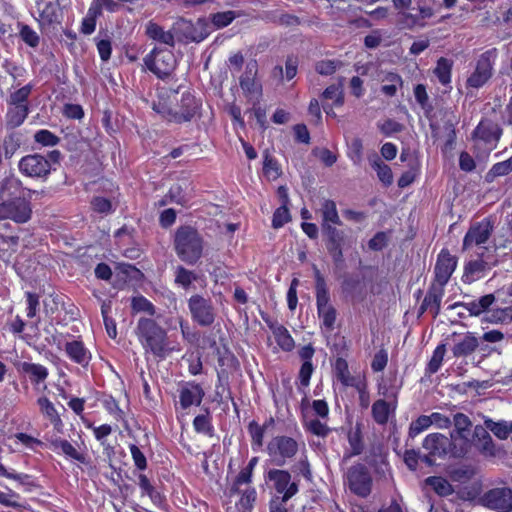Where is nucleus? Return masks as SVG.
<instances>
[{
	"label": "nucleus",
	"instance_id": "obj_1",
	"mask_svg": "<svg viewBox=\"0 0 512 512\" xmlns=\"http://www.w3.org/2000/svg\"><path fill=\"white\" fill-rule=\"evenodd\" d=\"M0 220H12L15 223H26L32 215L30 202L22 196V187L15 178L3 180L0 188Z\"/></svg>",
	"mask_w": 512,
	"mask_h": 512
},
{
	"label": "nucleus",
	"instance_id": "obj_2",
	"mask_svg": "<svg viewBox=\"0 0 512 512\" xmlns=\"http://www.w3.org/2000/svg\"><path fill=\"white\" fill-rule=\"evenodd\" d=\"M174 246L177 256L183 262L194 265L203 255L204 240L194 227L181 226L175 232Z\"/></svg>",
	"mask_w": 512,
	"mask_h": 512
},
{
	"label": "nucleus",
	"instance_id": "obj_3",
	"mask_svg": "<svg viewBox=\"0 0 512 512\" xmlns=\"http://www.w3.org/2000/svg\"><path fill=\"white\" fill-rule=\"evenodd\" d=\"M136 334L146 352L157 357L166 356L168 352L166 331L153 319H139Z\"/></svg>",
	"mask_w": 512,
	"mask_h": 512
},
{
	"label": "nucleus",
	"instance_id": "obj_4",
	"mask_svg": "<svg viewBox=\"0 0 512 512\" xmlns=\"http://www.w3.org/2000/svg\"><path fill=\"white\" fill-rule=\"evenodd\" d=\"M501 135L502 129L496 122L483 119L472 134L474 147L480 153L489 154L497 147Z\"/></svg>",
	"mask_w": 512,
	"mask_h": 512
},
{
	"label": "nucleus",
	"instance_id": "obj_5",
	"mask_svg": "<svg viewBox=\"0 0 512 512\" xmlns=\"http://www.w3.org/2000/svg\"><path fill=\"white\" fill-rule=\"evenodd\" d=\"M393 6L399 10L398 17L400 24L407 29L423 28L426 20L434 15V11L429 6L418 5L417 13L410 11L412 0H392Z\"/></svg>",
	"mask_w": 512,
	"mask_h": 512
},
{
	"label": "nucleus",
	"instance_id": "obj_6",
	"mask_svg": "<svg viewBox=\"0 0 512 512\" xmlns=\"http://www.w3.org/2000/svg\"><path fill=\"white\" fill-rule=\"evenodd\" d=\"M266 482L275 491L276 498L287 502L299 491L298 482L292 480L287 470L271 469L265 475Z\"/></svg>",
	"mask_w": 512,
	"mask_h": 512
},
{
	"label": "nucleus",
	"instance_id": "obj_7",
	"mask_svg": "<svg viewBox=\"0 0 512 512\" xmlns=\"http://www.w3.org/2000/svg\"><path fill=\"white\" fill-rule=\"evenodd\" d=\"M144 64L158 78L165 79L176 68V59L172 51L154 48L145 56Z\"/></svg>",
	"mask_w": 512,
	"mask_h": 512
},
{
	"label": "nucleus",
	"instance_id": "obj_8",
	"mask_svg": "<svg viewBox=\"0 0 512 512\" xmlns=\"http://www.w3.org/2000/svg\"><path fill=\"white\" fill-rule=\"evenodd\" d=\"M299 450L298 442L288 436H275L267 445V453L272 462L282 466L288 459H292Z\"/></svg>",
	"mask_w": 512,
	"mask_h": 512
},
{
	"label": "nucleus",
	"instance_id": "obj_9",
	"mask_svg": "<svg viewBox=\"0 0 512 512\" xmlns=\"http://www.w3.org/2000/svg\"><path fill=\"white\" fill-rule=\"evenodd\" d=\"M188 308L194 322L203 327H208L215 320V310L209 298L201 295H192L188 300Z\"/></svg>",
	"mask_w": 512,
	"mask_h": 512
},
{
	"label": "nucleus",
	"instance_id": "obj_10",
	"mask_svg": "<svg viewBox=\"0 0 512 512\" xmlns=\"http://www.w3.org/2000/svg\"><path fill=\"white\" fill-rule=\"evenodd\" d=\"M346 483L356 495L366 497L371 492L372 480L366 467L358 464L350 467L346 473Z\"/></svg>",
	"mask_w": 512,
	"mask_h": 512
},
{
	"label": "nucleus",
	"instance_id": "obj_11",
	"mask_svg": "<svg viewBox=\"0 0 512 512\" xmlns=\"http://www.w3.org/2000/svg\"><path fill=\"white\" fill-rule=\"evenodd\" d=\"M19 170L29 177H46L51 171V163L48 158L39 155H27L19 162Z\"/></svg>",
	"mask_w": 512,
	"mask_h": 512
},
{
	"label": "nucleus",
	"instance_id": "obj_12",
	"mask_svg": "<svg viewBox=\"0 0 512 512\" xmlns=\"http://www.w3.org/2000/svg\"><path fill=\"white\" fill-rule=\"evenodd\" d=\"M482 502L490 509L510 512L512 510V490L507 487L491 489L484 494Z\"/></svg>",
	"mask_w": 512,
	"mask_h": 512
},
{
	"label": "nucleus",
	"instance_id": "obj_13",
	"mask_svg": "<svg viewBox=\"0 0 512 512\" xmlns=\"http://www.w3.org/2000/svg\"><path fill=\"white\" fill-rule=\"evenodd\" d=\"M457 267V258L450 254L446 249L441 250L438 255L434 273L435 281L441 287H444Z\"/></svg>",
	"mask_w": 512,
	"mask_h": 512
},
{
	"label": "nucleus",
	"instance_id": "obj_14",
	"mask_svg": "<svg viewBox=\"0 0 512 512\" xmlns=\"http://www.w3.org/2000/svg\"><path fill=\"white\" fill-rule=\"evenodd\" d=\"M493 232V224L489 219H483L473 224L463 239V248L481 245L487 242Z\"/></svg>",
	"mask_w": 512,
	"mask_h": 512
},
{
	"label": "nucleus",
	"instance_id": "obj_15",
	"mask_svg": "<svg viewBox=\"0 0 512 512\" xmlns=\"http://www.w3.org/2000/svg\"><path fill=\"white\" fill-rule=\"evenodd\" d=\"M258 73V64L256 60H251L246 64L245 71L240 77V87L247 96L257 98L262 94V85L256 79Z\"/></svg>",
	"mask_w": 512,
	"mask_h": 512
},
{
	"label": "nucleus",
	"instance_id": "obj_16",
	"mask_svg": "<svg viewBox=\"0 0 512 512\" xmlns=\"http://www.w3.org/2000/svg\"><path fill=\"white\" fill-rule=\"evenodd\" d=\"M492 76V63L489 53H484L477 61L474 72L467 79V86L478 89L482 87Z\"/></svg>",
	"mask_w": 512,
	"mask_h": 512
},
{
	"label": "nucleus",
	"instance_id": "obj_17",
	"mask_svg": "<svg viewBox=\"0 0 512 512\" xmlns=\"http://www.w3.org/2000/svg\"><path fill=\"white\" fill-rule=\"evenodd\" d=\"M175 99V94L167 89L157 90V100L152 103V109L159 114L164 120L176 123L175 110L172 109L171 104Z\"/></svg>",
	"mask_w": 512,
	"mask_h": 512
},
{
	"label": "nucleus",
	"instance_id": "obj_18",
	"mask_svg": "<svg viewBox=\"0 0 512 512\" xmlns=\"http://www.w3.org/2000/svg\"><path fill=\"white\" fill-rule=\"evenodd\" d=\"M204 397V391L199 384L188 382L179 390L180 407L184 410L195 405L199 406Z\"/></svg>",
	"mask_w": 512,
	"mask_h": 512
},
{
	"label": "nucleus",
	"instance_id": "obj_19",
	"mask_svg": "<svg viewBox=\"0 0 512 512\" xmlns=\"http://www.w3.org/2000/svg\"><path fill=\"white\" fill-rule=\"evenodd\" d=\"M495 265L489 264L483 259H475L467 262L464 266L462 281L466 284H471L482 279L486 273Z\"/></svg>",
	"mask_w": 512,
	"mask_h": 512
},
{
	"label": "nucleus",
	"instance_id": "obj_20",
	"mask_svg": "<svg viewBox=\"0 0 512 512\" xmlns=\"http://www.w3.org/2000/svg\"><path fill=\"white\" fill-rule=\"evenodd\" d=\"M473 446V433L451 432L449 438V453L454 457H463Z\"/></svg>",
	"mask_w": 512,
	"mask_h": 512
},
{
	"label": "nucleus",
	"instance_id": "obj_21",
	"mask_svg": "<svg viewBox=\"0 0 512 512\" xmlns=\"http://www.w3.org/2000/svg\"><path fill=\"white\" fill-rule=\"evenodd\" d=\"M473 445L485 456L493 457L497 453V449L493 440L486 430L481 425H476L473 430Z\"/></svg>",
	"mask_w": 512,
	"mask_h": 512
},
{
	"label": "nucleus",
	"instance_id": "obj_22",
	"mask_svg": "<svg viewBox=\"0 0 512 512\" xmlns=\"http://www.w3.org/2000/svg\"><path fill=\"white\" fill-rule=\"evenodd\" d=\"M423 447L432 456H444L449 453V438L441 433H432L425 437Z\"/></svg>",
	"mask_w": 512,
	"mask_h": 512
},
{
	"label": "nucleus",
	"instance_id": "obj_23",
	"mask_svg": "<svg viewBox=\"0 0 512 512\" xmlns=\"http://www.w3.org/2000/svg\"><path fill=\"white\" fill-rule=\"evenodd\" d=\"M269 327L278 346L284 351H291L294 348V340L289 331L277 321L271 319H264Z\"/></svg>",
	"mask_w": 512,
	"mask_h": 512
},
{
	"label": "nucleus",
	"instance_id": "obj_24",
	"mask_svg": "<svg viewBox=\"0 0 512 512\" xmlns=\"http://www.w3.org/2000/svg\"><path fill=\"white\" fill-rule=\"evenodd\" d=\"M65 351L72 361L82 366H86L91 359L89 350L79 340L67 342L65 344Z\"/></svg>",
	"mask_w": 512,
	"mask_h": 512
},
{
	"label": "nucleus",
	"instance_id": "obj_25",
	"mask_svg": "<svg viewBox=\"0 0 512 512\" xmlns=\"http://www.w3.org/2000/svg\"><path fill=\"white\" fill-rule=\"evenodd\" d=\"M478 345V339L472 333H466L455 341L452 352L455 357H465L472 354Z\"/></svg>",
	"mask_w": 512,
	"mask_h": 512
},
{
	"label": "nucleus",
	"instance_id": "obj_26",
	"mask_svg": "<svg viewBox=\"0 0 512 512\" xmlns=\"http://www.w3.org/2000/svg\"><path fill=\"white\" fill-rule=\"evenodd\" d=\"M396 410V403L387 402L383 399L376 400L372 405V417L379 425H385L390 416H393Z\"/></svg>",
	"mask_w": 512,
	"mask_h": 512
},
{
	"label": "nucleus",
	"instance_id": "obj_27",
	"mask_svg": "<svg viewBox=\"0 0 512 512\" xmlns=\"http://www.w3.org/2000/svg\"><path fill=\"white\" fill-rule=\"evenodd\" d=\"M198 109V103L193 95L184 93L181 98V109L175 111L176 123L187 122L192 119Z\"/></svg>",
	"mask_w": 512,
	"mask_h": 512
},
{
	"label": "nucleus",
	"instance_id": "obj_28",
	"mask_svg": "<svg viewBox=\"0 0 512 512\" xmlns=\"http://www.w3.org/2000/svg\"><path fill=\"white\" fill-rule=\"evenodd\" d=\"M18 369L26 374L34 385L44 383L49 375L48 369L38 363L22 362Z\"/></svg>",
	"mask_w": 512,
	"mask_h": 512
},
{
	"label": "nucleus",
	"instance_id": "obj_29",
	"mask_svg": "<svg viewBox=\"0 0 512 512\" xmlns=\"http://www.w3.org/2000/svg\"><path fill=\"white\" fill-rule=\"evenodd\" d=\"M234 495H241L239 500V505L243 512L250 510L256 500V490L251 484L241 486V489L235 490L234 483L231 485L229 490V496L232 497Z\"/></svg>",
	"mask_w": 512,
	"mask_h": 512
},
{
	"label": "nucleus",
	"instance_id": "obj_30",
	"mask_svg": "<svg viewBox=\"0 0 512 512\" xmlns=\"http://www.w3.org/2000/svg\"><path fill=\"white\" fill-rule=\"evenodd\" d=\"M52 449L57 452L76 460L80 463L86 462V457L83 453L79 452L69 441L57 438L51 441Z\"/></svg>",
	"mask_w": 512,
	"mask_h": 512
},
{
	"label": "nucleus",
	"instance_id": "obj_31",
	"mask_svg": "<svg viewBox=\"0 0 512 512\" xmlns=\"http://www.w3.org/2000/svg\"><path fill=\"white\" fill-rule=\"evenodd\" d=\"M443 288L444 287L439 286V288H433L427 293L421 305L422 312L429 310L433 314V317H436L439 314L441 301L444 295Z\"/></svg>",
	"mask_w": 512,
	"mask_h": 512
},
{
	"label": "nucleus",
	"instance_id": "obj_32",
	"mask_svg": "<svg viewBox=\"0 0 512 512\" xmlns=\"http://www.w3.org/2000/svg\"><path fill=\"white\" fill-rule=\"evenodd\" d=\"M368 160L383 185L390 186L393 183V173L391 168L385 164L377 154L369 156Z\"/></svg>",
	"mask_w": 512,
	"mask_h": 512
},
{
	"label": "nucleus",
	"instance_id": "obj_33",
	"mask_svg": "<svg viewBox=\"0 0 512 512\" xmlns=\"http://www.w3.org/2000/svg\"><path fill=\"white\" fill-rule=\"evenodd\" d=\"M314 274L316 280V304L317 311L332 306L330 304L329 292L323 276L320 271L314 267Z\"/></svg>",
	"mask_w": 512,
	"mask_h": 512
},
{
	"label": "nucleus",
	"instance_id": "obj_34",
	"mask_svg": "<svg viewBox=\"0 0 512 512\" xmlns=\"http://www.w3.org/2000/svg\"><path fill=\"white\" fill-rule=\"evenodd\" d=\"M322 215V229L326 228V225H341V220L338 215L336 204L332 200H324L320 208Z\"/></svg>",
	"mask_w": 512,
	"mask_h": 512
},
{
	"label": "nucleus",
	"instance_id": "obj_35",
	"mask_svg": "<svg viewBox=\"0 0 512 512\" xmlns=\"http://www.w3.org/2000/svg\"><path fill=\"white\" fill-rule=\"evenodd\" d=\"M495 297L493 294H487L480 297L478 300H472L470 302L462 304V306L474 316H478L486 311L494 302Z\"/></svg>",
	"mask_w": 512,
	"mask_h": 512
},
{
	"label": "nucleus",
	"instance_id": "obj_36",
	"mask_svg": "<svg viewBox=\"0 0 512 512\" xmlns=\"http://www.w3.org/2000/svg\"><path fill=\"white\" fill-rule=\"evenodd\" d=\"M274 422L273 418H270L264 425H259L256 421H251L248 425V432L251 437L252 447L255 449L263 446V439L265 430L269 425Z\"/></svg>",
	"mask_w": 512,
	"mask_h": 512
},
{
	"label": "nucleus",
	"instance_id": "obj_37",
	"mask_svg": "<svg viewBox=\"0 0 512 512\" xmlns=\"http://www.w3.org/2000/svg\"><path fill=\"white\" fill-rule=\"evenodd\" d=\"M147 35L156 41H159L163 44L174 46V36L170 31L163 30L162 27L155 23H149L146 29Z\"/></svg>",
	"mask_w": 512,
	"mask_h": 512
},
{
	"label": "nucleus",
	"instance_id": "obj_38",
	"mask_svg": "<svg viewBox=\"0 0 512 512\" xmlns=\"http://www.w3.org/2000/svg\"><path fill=\"white\" fill-rule=\"evenodd\" d=\"M37 404L41 413L47 417L55 427H58L62 424L61 418L54 404L47 397L38 398Z\"/></svg>",
	"mask_w": 512,
	"mask_h": 512
},
{
	"label": "nucleus",
	"instance_id": "obj_39",
	"mask_svg": "<svg viewBox=\"0 0 512 512\" xmlns=\"http://www.w3.org/2000/svg\"><path fill=\"white\" fill-rule=\"evenodd\" d=\"M101 14L99 4H91L86 16L82 20L81 32L85 35H90L95 31L96 19Z\"/></svg>",
	"mask_w": 512,
	"mask_h": 512
},
{
	"label": "nucleus",
	"instance_id": "obj_40",
	"mask_svg": "<svg viewBox=\"0 0 512 512\" xmlns=\"http://www.w3.org/2000/svg\"><path fill=\"white\" fill-rule=\"evenodd\" d=\"M484 425L485 426L483 427L486 428V430H490L496 437L502 440L507 439L511 432L510 425H508V423L503 420L495 422L492 419L486 417L484 419Z\"/></svg>",
	"mask_w": 512,
	"mask_h": 512
},
{
	"label": "nucleus",
	"instance_id": "obj_41",
	"mask_svg": "<svg viewBox=\"0 0 512 512\" xmlns=\"http://www.w3.org/2000/svg\"><path fill=\"white\" fill-rule=\"evenodd\" d=\"M439 496H448L453 493L454 489L449 481L443 477L431 476L425 480Z\"/></svg>",
	"mask_w": 512,
	"mask_h": 512
},
{
	"label": "nucleus",
	"instance_id": "obj_42",
	"mask_svg": "<svg viewBox=\"0 0 512 512\" xmlns=\"http://www.w3.org/2000/svg\"><path fill=\"white\" fill-rule=\"evenodd\" d=\"M28 115L27 106L11 105L7 112V124L12 128L20 126Z\"/></svg>",
	"mask_w": 512,
	"mask_h": 512
},
{
	"label": "nucleus",
	"instance_id": "obj_43",
	"mask_svg": "<svg viewBox=\"0 0 512 512\" xmlns=\"http://www.w3.org/2000/svg\"><path fill=\"white\" fill-rule=\"evenodd\" d=\"M258 463V458L253 457L250 459L249 463L246 467H244L236 477L234 481V489L239 490L241 486L251 484L252 482V474L255 466Z\"/></svg>",
	"mask_w": 512,
	"mask_h": 512
},
{
	"label": "nucleus",
	"instance_id": "obj_44",
	"mask_svg": "<svg viewBox=\"0 0 512 512\" xmlns=\"http://www.w3.org/2000/svg\"><path fill=\"white\" fill-rule=\"evenodd\" d=\"M512 171V156L502 162L494 164L485 175V180L489 183L493 182L497 177L505 176Z\"/></svg>",
	"mask_w": 512,
	"mask_h": 512
},
{
	"label": "nucleus",
	"instance_id": "obj_45",
	"mask_svg": "<svg viewBox=\"0 0 512 512\" xmlns=\"http://www.w3.org/2000/svg\"><path fill=\"white\" fill-rule=\"evenodd\" d=\"M451 70V61L442 57L437 61L434 74L437 76L441 84L448 85L451 82Z\"/></svg>",
	"mask_w": 512,
	"mask_h": 512
},
{
	"label": "nucleus",
	"instance_id": "obj_46",
	"mask_svg": "<svg viewBox=\"0 0 512 512\" xmlns=\"http://www.w3.org/2000/svg\"><path fill=\"white\" fill-rule=\"evenodd\" d=\"M0 504L15 508L19 512L26 508L24 503L21 502L20 495L12 490H8L7 492L0 491Z\"/></svg>",
	"mask_w": 512,
	"mask_h": 512
},
{
	"label": "nucleus",
	"instance_id": "obj_47",
	"mask_svg": "<svg viewBox=\"0 0 512 512\" xmlns=\"http://www.w3.org/2000/svg\"><path fill=\"white\" fill-rule=\"evenodd\" d=\"M197 275L183 266H177L175 269V283L184 289H188Z\"/></svg>",
	"mask_w": 512,
	"mask_h": 512
},
{
	"label": "nucleus",
	"instance_id": "obj_48",
	"mask_svg": "<svg viewBox=\"0 0 512 512\" xmlns=\"http://www.w3.org/2000/svg\"><path fill=\"white\" fill-rule=\"evenodd\" d=\"M59 17V5L54 2L46 3L40 12L41 20L48 24L58 23Z\"/></svg>",
	"mask_w": 512,
	"mask_h": 512
},
{
	"label": "nucleus",
	"instance_id": "obj_49",
	"mask_svg": "<svg viewBox=\"0 0 512 512\" xmlns=\"http://www.w3.org/2000/svg\"><path fill=\"white\" fill-rule=\"evenodd\" d=\"M319 319L321 320V326L325 328L328 332L334 329V324L336 321V310L333 306L320 309L317 311Z\"/></svg>",
	"mask_w": 512,
	"mask_h": 512
},
{
	"label": "nucleus",
	"instance_id": "obj_50",
	"mask_svg": "<svg viewBox=\"0 0 512 512\" xmlns=\"http://www.w3.org/2000/svg\"><path fill=\"white\" fill-rule=\"evenodd\" d=\"M445 352L446 347L444 344H440L436 347L427 367L430 374H434L440 369Z\"/></svg>",
	"mask_w": 512,
	"mask_h": 512
},
{
	"label": "nucleus",
	"instance_id": "obj_51",
	"mask_svg": "<svg viewBox=\"0 0 512 512\" xmlns=\"http://www.w3.org/2000/svg\"><path fill=\"white\" fill-rule=\"evenodd\" d=\"M454 424V429L451 432H460V433H473L472 422L469 417L463 413H457L454 415L453 420H451Z\"/></svg>",
	"mask_w": 512,
	"mask_h": 512
},
{
	"label": "nucleus",
	"instance_id": "obj_52",
	"mask_svg": "<svg viewBox=\"0 0 512 512\" xmlns=\"http://www.w3.org/2000/svg\"><path fill=\"white\" fill-rule=\"evenodd\" d=\"M348 157L356 165L360 164L363 159V144L360 138L351 140L348 146Z\"/></svg>",
	"mask_w": 512,
	"mask_h": 512
},
{
	"label": "nucleus",
	"instance_id": "obj_53",
	"mask_svg": "<svg viewBox=\"0 0 512 512\" xmlns=\"http://www.w3.org/2000/svg\"><path fill=\"white\" fill-rule=\"evenodd\" d=\"M32 91V85L28 84L11 94L9 104L27 106L26 101Z\"/></svg>",
	"mask_w": 512,
	"mask_h": 512
},
{
	"label": "nucleus",
	"instance_id": "obj_54",
	"mask_svg": "<svg viewBox=\"0 0 512 512\" xmlns=\"http://www.w3.org/2000/svg\"><path fill=\"white\" fill-rule=\"evenodd\" d=\"M430 415H421L413 421L409 428V434L415 437L431 426Z\"/></svg>",
	"mask_w": 512,
	"mask_h": 512
},
{
	"label": "nucleus",
	"instance_id": "obj_55",
	"mask_svg": "<svg viewBox=\"0 0 512 512\" xmlns=\"http://www.w3.org/2000/svg\"><path fill=\"white\" fill-rule=\"evenodd\" d=\"M323 98L326 100H332L335 106H341L344 102L341 86L330 85L324 90Z\"/></svg>",
	"mask_w": 512,
	"mask_h": 512
},
{
	"label": "nucleus",
	"instance_id": "obj_56",
	"mask_svg": "<svg viewBox=\"0 0 512 512\" xmlns=\"http://www.w3.org/2000/svg\"><path fill=\"white\" fill-rule=\"evenodd\" d=\"M132 309L136 312H147L149 315L155 314L153 304L143 296H137L132 299Z\"/></svg>",
	"mask_w": 512,
	"mask_h": 512
},
{
	"label": "nucleus",
	"instance_id": "obj_57",
	"mask_svg": "<svg viewBox=\"0 0 512 512\" xmlns=\"http://www.w3.org/2000/svg\"><path fill=\"white\" fill-rule=\"evenodd\" d=\"M193 426L198 433L212 435V425L208 415L196 416L193 421Z\"/></svg>",
	"mask_w": 512,
	"mask_h": 512
},
{
	"label": "nucleus",
	"instance_id": "obj_58",
	"mask_svg": "<svg viewBox=\"0 0 512 512\" xmlns=\"http://www.w3.org/2000/svg\"><path fill=\"white\" fill-rule=\"evenodd\" d=\"M21 39L30 47H36L39 44V35L28 25H22L20 28Z\"/></svg>",
	"mask_w": 512,
	"mask_h": 512
},
{
	"label": "nucleus",
	"instance_id": "obj_59",
	"mask_svg": "<svg viewBox=\"0 0 512 512\" xmlns=\"http://www.w3.org/2000/svg\"><path fill=\"white\" fill-rule=\"evenodd\" d=\"M34 139L37 143L44 146H55L59 142V138L49 130H39L36 132Z\"/></svg>",
	"mask_w": 512,
	"mask_h": 512
},
{
	"label": "nucleus",
	"instance_id": "obj_60",
	"mask_svg": "<svg viewBox=\"0 0 512 512\" xmlns=\"http://www.w3.org/2000/svg\"><path fill=\"white\" fill-rule=\"evenodd\" d=\"M290 220L289 210L287 205H281L276 209L273 215L272 224L274 228H280Z\"/></svg>",
	"mask_w": 512,
	"mask_h": 512
},
{
	"label": "nucleus",
	"instance_id": "obj_61",
	"mask_svg": "<svg viewBox=\"0 0 512 512\" xmlns=\"http://www.w3.org/2000/svg\"><path fill=\"white\" fill-rule=\"evenodd\" d=\"M235 12H218L212 16V22L217 28H223L229 25L235 19Z\"/></svg>",
	"mask_w": 512,
	"mask_h": 512
},
{
	"label": "nucleus",
	"instance_id": "obj_62",
	"mask_svg": "<svg viewBox=\"0 0 512 512\" xmlns=\"http://www.w3.org/2000/svg\"><path fill=\"white\" fill-rule=\"evenodd\" d=\"M336 370H337L338 379L345 386H353V378L351 377L348 367H347V363L344 360L337 361Z\"/></svg>",
	"mask_w": 512,
	"mask_h": 512
},
{
	"label": "nucleus",
	"instance_id": "obj_63",
	"mask_svg": "<svg viewBox=\"0 0 512 512\" xmlns=\"http://www.w3.org/2000/svg\"><path fill=\"white\" fill-rule=\"evenodd\" d=\"M138 485L144 494H147L153 502L159 498L158 493L155 491L153 485L150 483L146 475L140 474L138 477Z\"/></svg>",
	"mask_w": 512,
	"mask_h": 512
},
{
	"label": "nucleus",
	"instance_id": "obj_64",
	"mask_svg": "<svg viewBox=\"0 0 512 512\" xmlns=\"http://www.w3.org/2000/svg\"><path fill=\"white\" fill-rule=\"evenodd\" d=\"M348 442H349L350 449H351L349 456L359 455L362 452L363 444H362L359 430H356L354 432H349Z\"/></svg>",
	"mask_w": 512,
	"mask_h": 512
}]
</instances>
